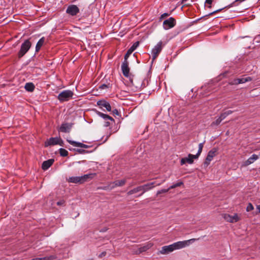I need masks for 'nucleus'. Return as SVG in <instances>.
Wrapping results in <instances>:
<instances>
[{
    "label": "nucleus",
    "mask_w": 260,
    "mask_h": 260,
    "mask_svg": "<svg viewBox=\"0 0 260 260\" xmlns=\"http://www.w3.org/2000/svg\"><path fill=\"white\" fill-rule=\"evenodd\" d=\"M64 201L62 200V201H60L58 202L57 203V204L58 205H62L64 204Z\"/></svg>",
    "instance_id": "43"
},
{
    "label": "nucleus",
    "mask_w": 260,
    "mask_h": 260,
    "mask_svg": "<svg viewBox=\"0 0 260 260\" xmlns=\"http://www.w3.org/2000/svg\"><path fill=\"white\" fill-rule=\"evenodd\" d=\"M256 209L258 211V212L260 213V205L256 206Z\"/></svg>",
    "instance_id": "47"
},
{
    "label": "nucleus",
    "mask_w": 260,
    "mask_h": 260,
    "mask_svg": "<svg viewBox=\"0 0 260 260\" xmlns=\"http://www.w3.org/2000/svg\"><path fill=\"white\" fill-rule=\"evenodd\" d=\"M110 83L106 84H102L101 85L99 86V89L103 90V89H106L110 87Z\"/></svg>",
    "instance_id": "30"
},
{
    "label": "nucleus",
    "mask_w": 260,
    "mask_h": 260,
    "mask_svg": "<svg viewBox=\"0 0 260 260\" xmlns=\"http://www.w3.org/2000/svg\"><path fill=\"white\" fill-rule=\"evenodd\" d=\"M106 254V252L105 251H104L103 252H102L100 255H99V257H102L103 256H105Z\"/></svg>",
    "instance_id": "44"
},
{
    "label": "nucleus",
    "mask_w": 260,
    "mask_h": 260,
    "mask_svg": "<svg viewBox=\"0 0 260 260\" xmlns=\"http://www.w3.org/2000/svg\"><path fill=\"white\" fill-rule=\"evenodd\" d=\"M162 49V42L159 41L152 49L151 54L153 60L155 59Z\"/></svg>",
    "instance_id": "6"
},
{
    "label": "nucleus",
    "mask_w": 260,
    "mask_h": 260,
    "mask_svg": "<svg viewBox=\"0 0 260 260\" xmlns=\"http://www.w3.org/2000/svg\"><path fill=\"white\" fill-rule=\"evenodd\" d=\"M212 2L213 0H206L205 4L206 5L208 8H211Z\"/></svg>",
    "instance_id": "35"
},
{
    "label": "nucleus",
    "mask_w": 260,
    "mask_h": 260,
    "mask_svg": "<svg viewBox=\"0 0 260 260\" xmlns=\"http://www.w3.org/2000/svg\"><path fill=\"white\" fill-rule=\"evenodd\" d=\"M125 179L116 180L110 183V187H111V188H113L117 186H122L125 184Z\"/></svg>",
    "instance_id": "17"
},
{
    "label": "nucleus",
    "mask_w": 260,
    "mask_h": 260,
    "mask_svg": "<svg viewBox=\"0 0 260 260\" xmlns=\"http://www.w3.org/2000/svg\"><path fill=\"white\" fill-rule=\"evenodd\" d=\"M222 10V9H218V10H215V11H213V12H212L211 13H210L209 14L207 15L206 16H211V15H213V14H214L215 13H216L221 11Z\"/></svg>",
    "instance_id": "39"
},
{
    "label": "nucleus",
    "mask_w": 260,
    "mask_h": 260,
    "mask_svg": "<svg viewBox=\"0 0 260 260\" xmlns=\"http://www.w3.org/2000/svg\"><path fill=\"white\" fill-rule=\"evenodd\" d=\"M121 70L123 75L125 77H128L129 76V68L128 67V62L127 60H124L121 64Z\"/></svg>",
    "instance_id": "11"
},
{
    "label": "nucleus",
    "mask_w": 260,
    "mask_h": 260,
    "mask_svg": "<svg viewBox=\"0 0 260 260\" xmlns=\"http://www.w3.org/2000/svg\"><path fill=\"white\" fill-rule=\"evenodd\" d=\"M45 38L44 37H42L37 42L36 48H35V51L36 52H38L41 49V47L43 46L45 43Z\"/></svg>",
    "instance_id": "24"
},
{
    "label": "nucleus",
    "mask_w": 260,
    "mask_h": 260,
    "mask_svg": "<svg viewBox=\"0 0 260 260\" xmlns=\"http://www.w3.org/2000/svg\"><path fill=\"white\" fill-rule=\"evenodd\" d=\"M111 123H112V122L111 121H110V120L106 121L105 122V124H104V126L105 127H108L110 125Z\"/></svg>",
    "instance_id": "41"
},
{
    "label": "nucleus",
    "mask_w": 260,
    "mask_h": 260,
    "mask_svg": "<svg viewBox=\"0 0 260 260\" xmlns=\"http://www.w3.org/2000/svg\"><path fill=\"white\" fill-rule=\"evenodd\" d=\"M222 121V120L219 117L218 118H217L216 119V120L215 121H213L211 125H212V126L213 125H217L219 124Z\"/></svg>",
    "instance_id": "31"
},
{
    "label": "nucleus",
    "mask_w": 260,
    "mask_h": 260,
    "mask_svg": "<svg viewBox=\"0 0 260 260\" xmlns=\"http://www.w3.org/2000/svg\"><path fill=\"white\" fill-rule=\"evenodd\" d=\"M252 78L250 77H247L246 78L235 79L230 82L231 85L239 84L245 83L246 82L250 81Z\"/></svg>",
    "instance_id": "9"
},
{
    "label": "nucleus",
    "mask_w": 260,
    "mask_h": 260,
    "mask_svg": "<svg viewBox=\"0 0 260 260\" xmlns=\"http://www.w3.org/2000/svg\"><path fill=\"white\" fill-rule=\"evenodd\" d=\"M95 174H85L83 176H80L81 179V183H83L84 182L87 181L88 180H91L95 176Z\"/></svg>",
    "instance_id": "22"
},
{
    "label": "nucleus",
    "mask_w": 260,
    "mask_h": 260,
    "mask_svg": "<svg viewBox=\"0 0 260 260\" xmlns=\"http://www.w3.org/2000/svg\"><path fill=\"white\" fill-rule=\"evenodd\" d=\"M216 152V151L213 149H212L208 152V153L206 158V164H207V165L209 164L210 161L213 159V158L215 156Z\"/></svg>",
    "instance_id": "18"
},
{
    "label": "nucleus",
    "mask_w": 260,
    "mask_h": 260,
    "mask_svg": "<svg viewBox=\"0 0 260 260\" xmlns=\"http://www.w3.org/2000/svg\"><path fill=\"white\" fill-rule=\"evenodd\" d=\"M225 112L228 116V115L231 114L232 113H233V111L232 110H228V111H226Z\"/></svg>",
    "instance_id": "45"
},
{
    "label": "nucleus",
    "mask_w": 260,
    "mask_h": 260,
    "mask_svg": "<svg viewBox=\"0 0 260 260\" xmlns=\"http://www.w3.org/2000/svg\"><path fill=\"white\" fill-rule=\"evenodd\" d=\"M198 157L196 156V155L189 154L188 157L182 158L181 159V165H183L185 163L187 162L189 164H191L193 162V159H197Z\"/></svg>",
    "instance_id": "10"
},
{
    "label": "nucleus",
    "mask_w": 260,
    "mask_h": 260,
    "mask_svg": "<svg viewBox=\"0 0 260 260\" xmlns=\"http://www.w3.org/2000/svg\"><path fill=\"white\" fill-rule=\"evenodd\" d=\"M31 43L29 40H25L21 45L20 49L18 53L19 58L22 57L29 50L31 47Z\"/></svg>",
    "instance_id": "4"
},
{
    "label": "nucleus",
    "mask_w": 260,
    "mask_h": 260,
    "mask_svg": "<svg viewBox=\"0 0 260 260\" xmlns=\"http://www.w3.org/2000/svg\"><path fill=\"white\" fill-rule=\"evenodd\" d=\"M139 45V42L138 41L134 43L133 45L129 48L133 52L134 51Z\"/></svg>",
    "instance_id": "29"
},
{
    "label": "nucleus",
    "mask_w": 260,
    "mask_h": 260,
    "mask_svg": "<svg viewBox=\"0 0 260 260\" xmlns=\"http://www.w3.org/2000/svg\"><path fill=\"white\" fill-rule=\"evenodd\" d=\"M24 88L26 91L32 92L34 90L35 86L32 83L28 82L25 84Z\"/></svg>",
    "instance_id": "25"
},
{
    "label": "nucleus",
    "mask_w": 260,
    "mask_h": 260,
    "mask_svg": "<svg viewBox=\"0 0 260 260\" xmlns=\"http://www.w3.org/2000/svg\"><path fill=\"white\" fill-rule=\"evenodd\" d=\"M224 217L226 221L230 222H236L239 220V218L237 214H235L234 215L225 214Z\"/></svg>",
    "instance_id": "14"
},
{
    "label": "nucleus",
    "mask_w": 260,
    "mask_h": 260,
    "mask_svg": "<svg viewBox=\"0 0 260 260\" xmlns=\"http://www.w3.org/2000/svg\"><path fill=\"white\" fill-rule=\"evenodd\" d=\"M60 155L61 156H67L68 155V151L64 148H60L59 149Z\"/></svg>",
    "instance_id": "27"
},
{
    "label": "nucleus",
    "mask_w": 260,
    "mask_h": 260,
    "mask_svg": "<svg viewBox=\"0 0 260 260\" xmlns=\"http://www.w3.org/2000/svg\"><path fill=\"white\" fill-rule=\"evenodd\" d=\"M79 12V9L76 5H71L69 6L66 10V12L72 16L77 15Z\"/></svg>",
    "instance_id": "13"
},
{
    "label": "nucleus",
    "mask_w": 260,
    "mask_h": 260,
    "mask_svg": "<svg viewBox=\"0 0 260 260\" xmlns=\"http://www.w3.org/2000/svg\"><path fill=\"white\" fill-rule=\"evenodd\" d=\"M170 189V187L168 189H164L160 190H158L157 192V194H160L161 193H165L168 192Z\"/></svg>",
    "instance_id": "37"
},
{
    "label": "nucleus",
    "mask_w": 260,
    "mask_h": 260,
    "mask_svg": "<svg viewBox=\"0 0 260 260\" xmlns=\"http://www.w3.org/2000/svg\"><path fill=\"white\" fill-rule=\"evenodd\" d=\"M254 207L251 203H249L246 208V211L249 212L253 210Z\"/></svg>",
    "instance_id": "34"
},
{
    "label": "nucleus",
    "mask_w": 260,
    "mask_h": 260,
    "mask_svg": "<svg viewBox=\"0 0 260 260\" xmlns=\"http://www.w3.org/2000/svg\"><path fill=\"white\" fill-rule=\"evenodd\" d=\"M54 160L53 159H50L44 161L42 165V168L44 170L48 169L53 164Z\"/></svg>",
    "instance_id": "20"
},
{
    "label": "nucleus",
    "mask_w": 260,
    "mask_h": 260,
    "mask_svg": "<svg viewBox=\"0 0 260 260\" xmlns=\"http://www.w3.org/2000/svg\"><path fill=\"white\" fill-rule=\"evenodd\" d=\"M182 184H183V182H177L172 185H171L170 187V189H173V188H175L177 187H178V186H181Z\"/></svg>",
    "instance_id": "33"
},
{
    "label": "nucleus",
    "mask_w": 260,
    "mask_h": 260,
    "mask_svg": "<svg viewBox=\"0 0 260 260\" xmlns=\"http://www.w3.org/2000/svg\"><path fill=\"white\" fill-rule=\"evenodd\" d=\"M96 104L101 109H103L105 108L108 111H111L112 110L110 103L104 100L98 101Z\"/></svg>",
    "instance_id": "8"
},
{
    "label": "nucleus",
    "mask_w": 260,
    "mask_h": 260,
    "mask_svg": "<svg viewBox=\"0 0 260 260\" xmlns=\"http://www.w3.org/2000/svg\"><path fill=\"white\" fill-rule=\"evenodd\" d=\"M76 151L78 152L80 154H85V153L88 152L87 151L84 150V149H77Z\"/></svg>",
    "instance_id": "36"
},
{
    "label": "nucleus",
    "mask_w": 260,
    "mask_h": 260,
    "mask_svg": "<svg viewBox=\"0 0 260 260\" xmlns=\"http://www.w3.org/2000/svg\"><path fill=\"white\" fill-rule=\"evenodd\" d=\"M169 15V14L167 13H165L164 14H162L161 16H160V18L161 19H162V18H164L165 17H167Z\"/></svg>",
    "instance_id": "42"
},
{
    "label": "nucleus",
    "mask_w": 260,
    "mask_h": 260,
    "mask_svg": "<svg viewBox=\"0 0 260 260\" xmlns=\"http://www.w3.org/2000/svg\"><path fill=\"white\" fill-rule=\"evenodd\" d=\"M67 141L70 144H71L75 147H79L83 148H88L90 147L89 146L84 144L83 143H82L81 142H78L70 140H67Z\"/></svg>",
    "instance_id": "19"
},
{
    "label": "nucleus",
    "mask_w": 260,
    "mask_h": 260,
    "mask_svg": "<svg viewBox=\"0 0 260 260\" xmlns=\"http://www.w3.org/2000/svg\"><path fill=\"white\" fill-rule=\"evenodd\" d=\"M193 240H194V239H192L187 241H178L168 246H162L159 252L162 254H168L175 250L180 249L185 247L189 245L191 241Z\"/></svg>",
    "instance_id": "1"
},
{
    "label": "nucleus",
    "mask_w": 260,
    "mask_h": 260,
    "mask_svg": "<svg viewBox=\"0 0 260 260\" xmlns=\"http://www.w3.org/2000/svg\"><path fill=\"white\" fill-rule=\"evenodd\" d=\"M258 158V155L255 154H252L246 161L244 162V165L246 166L253 163Z\"/></svg>",
    "instance_id": "21"
},
{
    "label": "nucleus",
    "mask_w": 260,
    "mask_h": 260,
    "mask_svg": "<svg viewBox=\"0 0 260 260\" xmlns=\"http://www.w3.org/2000/svg\"><path fill=\"white\" fill-rule=\"evenodd\" d=\"M112 113L114 115H117V116L120 115V113H119V111L116 109H115L114 110H113L112 111Z\"/></svg>",
    "instance_id": "40"
},
{
    "label": "nucleus",
    "mask_w": 260,
    "mask_h": 260,
    "mask_svg": "<svg viewBox=\"0 0 260 260\" xmlns=\"http://www.w3.org/2000/svg\"><path fill=\"white\" fill-rule=\"evenodd\" d=\"M176 24V20L173 17H170L169 19L165 20L163 22L164 28L168 30L173 27Z\"/></svg>",
    "instance_id": "7"
},
{
    "label": "nucleus",
    "mask_w": 260,
    "mask_h": 260,
    "mask_svg": "<svg viewBox=\"0 0 260 260\" xmlns=\"http://www.w3.org/2000/svg\"><path fill=\"white\" fill-rule=\"evenodd\" d=\"M162 182H157L156 181L152 182L143 185L139 186L137 187L134 188V189L128 191L127 194L128 195H132L135 193L142 191V193L139 195V196H141L145 192L150 190L156 186H158L160 185Z\"/></svg>",
    "instance_id": "2"
},
{
    "label": "nucleus",
    "mask_w": 260,
    "mask_h": 260,
    "mask_svg": "<svg viewBox=\"0 0 260 260\" xmlns=\"http://www.w3.org/2000/svg\"><path fill=\"white\" fill-rule=\"evenodd\" d=\"M133 53V51L129 49L127 51L124 55V60H127L129 55Z\"/></svg>",
    "instance_id": "32"
},
{
    "label": "nucleus",
    "mask_w": 260,
    "mask_h": 260,
    "mask_svg": "<svg viewBox=\"0 0 260 260\" xmlns=\"http://www.w3.org/2000/svg\"><path fill=\"white\" fill-rule=\"evenodd\" d=\"M130 81H131V82L132 83V84L133 85H134L133 80H132V79H130Z\"/></svg>",
    "instance_id": "48"
},
{
    "label": "nucleus",
    "mask_w": 260,
    "mask_h": 260,
    "mask_svg": "<svg viewBox=\"0 0 260 260\" xmlns=\"http://www.w3.org/2000/svg\"><path fill=\"white\" fill-rule=\"evenodd\" d=\"M63 141L60 138L58 137H52L48 139L45 143V146L48 147L49 146H53L57 144L60 146H62Z\"/></svg>",
    "instance_id": "5"
},
{
    "label": "nucleus",
    "mask_w": 260,
    "mask_h": 260,
    "mask_svg": "<svg viewBox=\"0 0 260 260\" xmlns=\"http://www.w3.org/2000/svg\"><path fill=\"white\" fill-rule=\"evenodd\" d=\"M73 95V92L71 90H65L58 94L57 99L60 102H67L72 99Z\"/></svg>",
    "instance_id": "3"
},
{
    "label": "nucleus",
    "mask_w": 260,
    "mask_h": 260,
    "mask_svg": "<svg viewBox=\"0 0 260 260\" xmlns=\"http://www.w3.org/2000/svg\"><path fill=\"white\" fill-rule=\"evenodd\" d=\"M188 0H182V2L183 3H185L186 2H187Z\"/></svg>",
    "instance_id": "49"
},
{
    "label": "nucleus",
    "mask_w": 260,
    "mask_h": 260,
    "mask_svg": "<svg viewBox=\"0 0 260 260\" xmlns=\"http://www.w3.org/2000/svg\"><path fill=\"white\" fill-rule=\"evenodd\" d=\"M203 146H204L203 143H201L199 144V149H198L197 153L196 154V156L199 157V156L200 155V154L202 151V150H203Z\"/></svg>",
    "instance_id": "28"
},
{
    "label": "nucleus",
    "mask_w": 260,
    "mask_h": 260,
    "mask_svg": "<svg viewBox=\"0 0 260 260\" xmlns=\"http://www.w3.org/2000/svg\"><path fill=\"white\" fill-rule=\"evenodd\" d=\"M96 113L97 114V115L101 117L103 119H104L105 120V121H106L110 120L112 123H114L115 122L114 119L112 117H111L110 116H109V115H108L107 114L103 113H102L101 112H99V111H96Z\"/></svg>",
    "instance_id": "15"
},
{
    "label": "nucleus",
    "mask_w": 260,
    "mask_h": 260,
    "mask_svg": "<svg viewBox=\"0 0 260 260\" xmlns=\"http://www.w3.org/2000/svg\"><path fill=\"white\" fill-rule=\"evenodd\" d=\"M56 258L55 255H50L49 256H45L43 257H37L32 258V260H53Z\"/></svg>",
    "instance_id": "26"
},
{
    "label": "nucleus",
    "mask_w": 260,
    "mask_h": 260,
    "mask_svg": "<svg viewBox=\"0 0 260 260\" xmlns=\"http://www.w3.org/2000/svg\"><path fill=\"white\" fill-rule=\"evenodd\" d=\"M226 116H228V115L226 113V112H225L221 113L220 114V115L219 116V117L220 118V119L222 120H223L224 119H225L226 118Z\"/></svg>",
    "instance_id": "38"
},
{
    "label": "nucleus",
    "mask_w": 260,
    "mask_h": 260,
    "mask_svg": "<svg viewBox=\"0 0 260 260\" xmlns=\"http://www.w3.org/2000/svg\"><path fill=\"white\" fill-rule=\"evenodd\" d=\"M148 249V248H147V247H146L144 246V247H142V248H141V249L140 250V252L145 251V250H146V249Z\"/></svg>",
    "instance_id": "46"
},
{
    "label": "nucleus",
    "mask_w": 260,
    "mask_h": 260,
    "mask_svg": "<svg viewBox=\"0 0 260 260\" xmlns=\"http://www.w3.org/2000/svg\"><path fill=\"white\" fill-rule=\"evenodd\" d=\"M96 113L97 114V115L101 117L103 119H104L105 120V121H106L110 120L112 123H114L115 122L114 119L112 117H111L110 116H109V115H108L107 114L103 113H102L101 112H99V111H96Z\"/></svg>",
    "instance_id": "16"
},
{
    "label": "nucleus",
    "mask_w": 260,
    "mask_h": 260,
    "mask_svg": "<svg viewBox=\"0 0 260 260\" xmlns=\"http://www.w3.org/2000/svg\"><path fill=\"white\" fill-rule=\"evenodd\" d=\"M81 180L80 176H72L67 178V181L70 183L81 184Z\"/></svg>",
    "instance_id": "23"
},
{
    "label": "nucleus",
    "mask_w": 260,
    "mask_h": 260,
    "mask_svg": "<svg viewBox=\"0 0 260 260\" xmlns=\"http://www.w3.org/2000/svg\"><path fill=\"white\" fill-rule=\"evenodd\" d=\"M72 124L70 123H63L58 129V131L62 133H69L72 128Z\"/></svg>",
    "instance_id": "12"
}]
</instances>
